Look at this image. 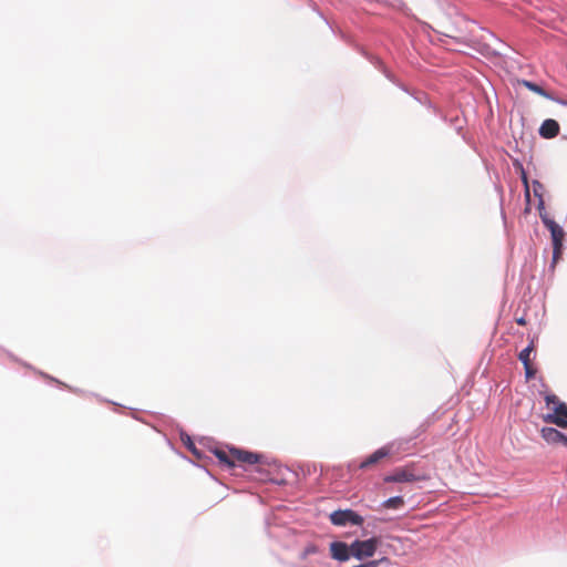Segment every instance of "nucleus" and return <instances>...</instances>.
<instances>
[{"label":"nucleus","mask_w":567,"mask_h":567,"mask_svg":"<svg viewBox=\"0 0 567 567\" xmlns=\"http://www.w3.org/2000/svg\"><path fill=\"white\" fill-rule=\"evenodd\" d=\"M390 454L389 447H381L373 452L371 455H369L364 461L361 462L360 468L364 470L368 467L373 466L374 464L379 463L381 460L386 457Z\"/></svg>","instance_id":"9"},{"label":"nucleus","mask_w":567,"mask_h":567,"mask_svg":"<svg viewBox=\"0 0 567 567\" xmlns=\"http://www.w3.org/2000/svg\"><path fill=\"white\" fill-rule=\"evenodd\" d=\"M522 84L525 87H527L528 90H530L532 92H534L543 97L553 100V96L547 91H545L542 86H539L538 84L530 82V81H526V80H523Z\"/></svg>","instance_id":"12"},{"label":"nucleus","mask_w":567,"mask_h":567,"mask_svg":"<svg viewBox=\"0 0 567 567\" xmlns=\"http://www.w3.org/2000/svg\"><path fill=\"white\" fill-rule=\"evenodd\" d=\"M540 436L548 444H561V440L565 439V434L554 427H543L540 430Z\"/></svg>","instance_id":"10"},{"label":"nucleus","mask_w":567,"mask_h":567,"mask_svg":"<svg viewBox=\"0 0 567 567\" xmlns=\"http://www.w3.org/2000/svg\"><path fill=\"white\" fill-rule=\"evenodd\" d=\"M378 566H379V560H372V561L361 564L358 566H353V567H378Z\"/></svg>","instance_id":"18"},{"label":"nucleus","mask_w":567,"mask_h":567,"mask_svg":"<svg viewBox=\"0 0 567 567\" xmlns=\"http://www.w3.org/2000/svg\"><path fill=\"white\" fill-rule=\"evenodd\" d=\"M559 134V124L553 118H547L539 127V135L544 138H554Z\"/></svg>","instance_id":"8"},{"label":"nucleus","mask_w":567,"mask_h":567,"mask_svg":"<svg viewBox=\"0 0 567 567\" xmlns=\"http://www.w3.org/2000/svg\"><path fill=\"white\" fill-rule=\"evenodd\" d=\"M516 322L519 324V326H526L527 324V321L524 317H520V318H517L516 319Z\"/></svg>","instance_id":"19"},{"label":"nucleus","mask_w":567,"mask_h":567,"mask_svg":"<svg viewBox=\"0 0 567 567\" xmlns=\"http://www.w3.org/2000/svg\"><path fill=\"white\" fill-rule=\"evenodd\" d=\"M545 402L547 408L549 409H551V406H557L559 403H563L555 394H546Z\"/></svg>","instance_id":"16"},{"label":"nucleus","mask_w":567,"mask_h":567,"mask_svg":"<svg viewBox=\"0 0 567 567\" xmlns=\"http://www.w3.org/2000/svg\"><path fill=\"white\" fill-rule=\"evenodd\" d=\"M523 181H524V183L526 185V196L529 197V189H528L527 179H526L525 175L523 176Z\"/></svg>","instance_id":"20"},{"label":"nucleus","mask_w":567,"mask_h":567,"mask_svg":"<svg viewBox=\"0 0 567 567\" xmlns=\"http://www.w3.org/2000/svg\"><path fill=\"white\" fill-rule=\"evenodd\" d=\"M233 457H234V466H236V465H243V464H248V465L258 464V463H260V460L262 456L260 454H257L254 452L233 449Z\"/></svg>","instance_id":"6"},{"label":"nucleus","mask_w":567,"mask_h":567,"mask_svg":"<svg viewBox=\"0 0 567 567\" xmlns=\"http://www.w3.org/2000/svg\"><path fill=\"white\" fill-rule=\"evenodd\" d=\"M525 369V375L527 380H530L535 377L536 370L534 369L532 363H528L527 365H524Z\"/></svg>","instance_id":"17"},{"label":"nucleus","mask_w":567,"mask_h":567,"mask_svg":"<svg viewBox=\"0 0 567 567\" xmlns=\"http://www.w3.org/2000/svg\"><path fill=\"white\" fill-rule=\"evenodd\" d=\"M551 413L543 416L546 423H553L559 427H567V404L559 403L557 406H551Z\"/></svg>","instance_id":"5"},{"label":"nucleus","mask_w":567,"mask_h":567,"mask_svg":"<svg viewBox=\"0 0 567 567\" xmlns=\"http://www.w3.org/2000/svg\"><path fill=\"white\" fill-rule=\"evenodd\" d=\"M379 545L380 539L378 537H372L365 540H354L351 544V554L359 560L370 558L374 555Z\"/></svg>","instance_id":"3"},{"label":"nucleus","mask_w":567,"mask_h":567,"mask_svg":"<svg viewBox=\"0 0 567 567\" xmlns=\"http://www.w3.org/2000/svg\"><path fill=\"white\" fill-rule=\"evenodd\" d=\"M404 505V499L402 496L391 497L382 503L384 508L399 509Z\"/></svg>","instance_id":"13"},{"label":"nucleus","mask_w":567,"mask_h":567,"mask_svg":"<svg viewBox=\"0 0 567 567\" xmlns=\"http://www.w3.org/2000/svg\"><path fill=\"white\" fill-rule=\"evenodd\" d=\"M330 522L336 526L362 525L363 517L352 509H338L329 515Z\"/></svg>","instance_id":"4"},{"label":"nucleus","mask_w":567,"mask_h":567,"mask_svg":"<svg viewBox=\"0 0 567 567\" xmlns=\"http://www.w3.org/2000/svg\"><path fill=\"white\" fill-rule=\"evenodd\" d=\"M538 209H539V215H540V218H542L544 225L550 231V235H551L553 262H557L561 256L565 231L555 220H553L551 218L548 217L547 213L544 212L543 199H540Z\"/></svg>","instance_id":"1"},{"label":"nucleus","mask_w":567,"mask_h":567,"mask_svg":"<svg viewBox=\"0 0 567 567\" xmlns=\"http://www.w3.org/2000/svg\"><path fill=\"white\" fill-rule=\"evenodd\" d=\"M214 454L220 463L227 465L228 467H234L233 449L228 451L217 449L215 450Z\"/></svg>","instance_id":"11"},{"label":"nucleus","mask_w":567,"mask_h":567,"mask_svg":"<svg viewBox=\"0 0 567 567\" xmlns=\"http://www.w3.org/2000/svg\"><path fill=\"white\" fill-rule=\"evenodd\" d=\"M330 555L333 559L339 561H347L351 554V545L343 542H333L330 544Z\"/></svg>","instance_id":"7"},{"label":"nucleus","mask_w":567,"mask_h":567,"mask_svg":"<svg viewBox=\"0 0 567 567\" xmlns=\"http://www.w3.org/2000/svg\"><path fill=\"white\" fill-rule=\"evenodd\" d=\"M545 402L547 408L549 409H551V406H557L559 403H563L555 394H546Z\"/></svg>","instance_id":"15"},{"label":"nucleus","mask_w":567,"mask_h":567,"mask_svg":"<svg viewBox=\"0 0 567 567\" xmlns=\"http://www.w3.org/2000/svg\"><path fill=\"white\" fill-rule=\"evenodd\" d=\"M426 480H429V476L417 473L413 465L398 467L383 478L385 483H412Z\"/></svg>","instance_id":"2"},{"label":"nucleus","mask_w":567,"mask_h":567,"mask_svg":"<svg viewBox=\"0 0 567 567\" xmlns=\"http://www.w3.org/2000/svg\"><path fill=\"white\" fill-rule=\"evenodd\" d=\"M534 351V344L533 342L526 347L525 349H523L519 354H518V359L522 361V363L524 365H527L528 363H532L530 362V353Z\"/></svg>","instance_id":"14"},{"label":"nucleus","mask_w":567,"mask_h":567,"mask_svg":"<svg viewBox=\"0 0 567 567\" xmlns=\"http://www.w3.org/2000/svg\"><path fill=\"white\" fill-rule=\"evenodd\" d=\"M561 444L567 446V436L565 435V439L561 440Z\"/></svg>","instance_id":"21"}]
</instances>
